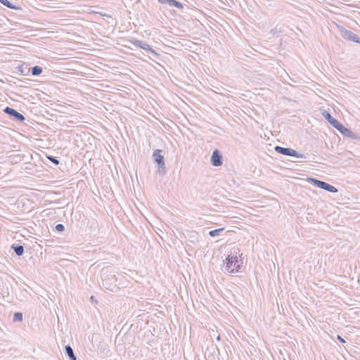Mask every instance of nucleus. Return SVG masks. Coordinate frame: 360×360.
<instances>
[{
  "mask_svg": "<svg viewBox=\"0 0 360 360\" xmlns=\"http://www.w3.org/2000/svg\"><path fill=\"white\" fill-rule=\"evenodd\" d=\"M323 116L334 128H335L343 136L352 139L356 138V134L355 133H354L351 129L346 128L338 120L334 118L328 111L325 110L323 112Z\"/></svg>",
  "mask_w": 360,
  "mask_h": 360,
  "instance_id": "1",
  "label": "nucleus"
},
{
  "mask_svg": "<svg viewBox=\"0 0 360 360\" xmlns=\"http://www.w3.org/2000/svg\"><path fill=\"white\" fill-rule=\"evenodd\" d=\"M163 151L160 149H156L153 151V159L158 165L157 172L160 176H164L166 173V167L164 155H162Z\"/></svg>",
  "mask_w": 360,
  "mask_h": 360,
  "instance_id": "2",
  "label": "nucleus"
},
{
  "mask_svg": "<svg viewBox=\"0 0 360 360\" xmlns=\"http://www.w3.org/2000/svg\"><path fill=\"white\" fill-rule=\"evenodd\" d=\"M224 271L229 274L238 273L240 269V266L238 264L237 256L227 255L225 259Z\"/></svg>",
  "mask_w": 360,
  "mask_h": 360,
  "instance_id": "3",
  "label": "nucleus"
},
{
  "mask_svg": "<svg viewBox=\"0 0 360 360\" xmlns=\"http://www.w3.org/2000/svg\"><path fill=\"white\" fill-rule=\"evenodd\" d=\"M274 150L279 154H282L286 156L295 157L297 158H307V155H308V154L299 153L297 151L293 150L292 148H284L279 146H275Z\"/></svg>",
  "mask_w": 360,
  "mask_h": 360,
  "instance_id": "4",
  "label": "nucleus"
},
{
  "mask_svg": "<svg viewBox=\"0 0 360 360\" xmlns=\"http://www.w3.org/2000/svg\"><path fill=\"white\" fill-rule=\"evenodd\" d=\"M309 181L312 182V184L314 186L323 189L330 193H337L338 191L335 186L328 184L327 182L312 178H310Z\"/></svg>",
  "mask_w": 360,
  "mask_h": 360,
  "instance_id": "5",
  "label": "nucleus"
},
{
  "mask_svg": "<svg viewBox=\"0 0 360 360\" xmlns=\"http://www.w3.org/2000/svg\"><path fill=\"white\" fill-rule=\"evenodd\" d=\"M339 31L340 36L342 38L348 41L360 44V38L353 32L348 30L342 26L339 27Z\"/></svg>",
  "mask_w": 360,
  "mask_h": 360,
  "instance_id": "6",
  "label": "nucleus"
},
{
  "mask_svg": "<svg viewBox=\"0 0 360 360\" xmlns=\"http://www.w3.org/2000/svg\"><path fill=\"white\" fill-rule=\"evenodd\" d=\"M107 272H108L107 269L106 270L102 269V274H101L102 284L107 289L111 290L110 285L116 282L117 278H116L115 274L105 275V274Z\"/></svg>",
  "mask_w": 360,
  "mask_h": 360,
  "instance_id": "7",
  "label": "nucleus"
},
{
  "mask_svg": "<svg viewBox=\"0 0 360 360\" xmlns=\"http://www.w3.org/2000/svg\"><path fill=\"white\" fill-rule=\"evenodd\" d=\"M3 112L15 121L22 122L25 120V117L22 114L12 108L7 106L3 110Z\"/></svg>",
  "mask_w": 360,
  "mask_h": 360,
  "instance_id": "8",
  "label": "nucleus"
},
{
  "mask_svg": "<svg viewBox=\"0 0 360 360\" xmlns=\"http://www.w3.org/2000/svg\"><path fill=\"white\" fill-rule=\"evenodd\" d=\"M131 42L136 47H139L145 51H147L151 53L155 56H158V53L152 49L151 46L148 44L138 39H134L131 41Z\"/></svg>",
  "mask_w": 360,
  "mask_h": 360,
  "instance_id": "9",
  "label": "nucleus"
},
{
  "mask_svg": "<svg viewBox=\"0 0 360 360\" xmlns=\"http://www.w3.org/2000/svg\"><path fill=\"white\" fill-rule=\"evenodd\" d=\"M211 163L214 167H219L223 164V157L218 149L214 150L211 156Z\"/></svg>",
  "mask_w": 360,
  "mask_h": 360,
  "instance_id": "10",
  "label": "nucleus"
},
{
  "mask_svg": "<svg viewBox=\"0 0 360 360\" xmlns=\"http://www.w3.org/2000/svg\"><path fill=\"white\" fill-rule=\"evenodd\" d=\"M11 248L13 250V251L15 252V253L18 255V256H22L24 253V247L21 245H19V244H17V245H15L13 244L12 246H11Z\"/></svg>",
  "mask_w": 360,
  "mask_h": 360,
  "instance_id": "11",
  "label": "nucleus"
},
{
  "mask_svg": "<svg viewBox=\"0 0 360 360\" xmlns=\"http://www.w3.org/2000/svg\"><path fill=\"white\" fill-rule=\"evenodd\" d=\"M65 354L71 360H76L77 357L74 354L73 349L70 345H68L65 347Z\"/></svg>",
  "mask_w": 360,
  "mask_h": 360,
  "instance_id": "12",
  "label": "nucleus"
},
{
  "mask_svg": "<svg viewBox=\"0 0 360 360\" xmlns=\"http://www.w3.org/2000/svg\"><path fill=\"white\" fill-rule=\"evenodd\" d=\"M30 70H31L32 75L34 76H38V75H41L43 72L42 68L40 66H38V65L32 67L30 68Z\"/></svg>",
  "mask_w": 360,
  "mask_h": 360,
  "instance_id": "13",
  "label": "nucleus"
},
{
  "mask_svg": "<svg viewBox=\"0 0 360 360\" xmlns=\"http://www.w3.org/2000/svg\"><path fill=\"white\" fill-rule=\"evenodd\" d=\"M23 319L22 312H15L13 317V322H21Z\"/></svg>",
  "mask_w": 360,
  "mask_h": 360,
  "instance_id": "14",
  "label": "nucleus"
},
{
  "mask_svg": "<svg viewBox=\"0 0 360 360\" xmlns=\"http://www.w3.org/2000/svg\"><path fill=\"white\" fill-rule=\"evenodd\" d=\"M224 230V228H219L217 229L212 230L209 232V235L211 237H215L217 236H219L221 232H222Z\"/></svg>",
  "mask_w": 360,
  "mask_h": 360,
  "instance_id": "15",
  "label": "nucleus"
},
{
  "mask_svg": "<svg viewBox=\"0 0 360 360\" xmlns=\"http://www.w3.org/2000/svg\"><path fill=\"white\" fill-rule=\"evenodd\" d=\"M0 3L8 8H15V6H13L8 0H0Z\"/></svg>",
  "mask_w": 360,
  "mask_h": 360,
  "instance_id": "16",
  "label": "nucleus"
},
{
  "mask_svg": "<svg viewBox=\"0 0 360 360\" xmlns=\"http://www.w3.org/2000/svg\"><path fill=\"white\" fill-rule=\"evenodd\" d=\"M170 2H171L170 5H169L170 6H174L177 8H183L182 4L176 0H172Z\"/></svg>",
  "mask_w": 360,
  "mask_h": 360,
  "instance_id": "17",
  "label": "nucleus"
},
{
  "mask_svg": "<svg viewBox=\"0 0 360 360\" xmlns=\"http://www.w3.org/2000/svg\"><path fill=\"white\" fill-rule=\"evenodd\" d=\"M46 158L49 160H50L52 163H53L55 165H58L60 164V162L56 157L52 155H47Z\"/></svg>",
  "mask_w": 360,
  "mask_h": 360,
  "instance_id": "18",
  "label": "nucleus"
},
{
  "mask_svg": "<svg viewBox=\"0 0 360 360\" xmlns=\"http://www.w3.org/2000/svg\"><path fill=\"white\" fill-rule=\"evenodd\" d=\"M55 229L58 232H63L65 230V226L63 224H58L55 226Z\"/></svg>",
  "mask_w": 360,
  "mask_h": 360,
  "instance_id": "19",
  "label": "nucleus"
},
{
  "mask_svg": "<svg viewBox=\"0 0 360 360\" xmlns=\"http://www.w3.org/2000/svg\"><path fill=\"white\" fill-rule=\"evenodd\" d=\"M158 1L161 4H167L170 5V3H171L170 1L172 0H158Z\"/></svg>",
  "mask_w": 360,
  "mask_h": 360,
  "instance_id": "20",
  "label": "nucleus"
},
{
  "mask_svg": "<svg viewBox=\"0 0 360 360\" xmlns=\"http://www.w3.org/2000/svg\"><path fill=\"white\" fill-rule=\"evenodd\" d=\"M338 339L341 342H345V340L340 337V335H338Z\"/></svg>",
  "mask_w": 360,
  "mask_h": 360,
  "instance_id": "21",
  "label": "nucleus"
},
{
  "mask_svg": "<svg viewBox=\"0 0 360 360\" xmlns=\"http://www.w3.org/2000/svg\"><path fill=\"white\" fill-rule=\"evenodd\" d=\"M100 14L103 16H106V17H111L110 15H108V14H105V13H100Z\"/></svg>",
  "mask_w": 360,
  "mask_h": 360,
  "instance_id": "22",
  "label": "nucleus"
},
{
  "mask_svg": "<svg viewBox=\"0 0 360 360\" xmlns=\"http://www.w3.org/2000/svg\"><path fill=\"white\" fill-rule=\"evenodd\" d=\"M20 71L21 72V73H22V75H25V74L24 73L23 70H22V67H20Z\"/></svg>",
  "mask_w": 360,
  "mask_h": 360,
  "instance_id": "23",
  "label": "nucleus"
},
{
  "mask_svg": "<svg viewBox=\"0 0 360 360\" xmlns=\"http://www.w3.org/2000/svg\"><path fill=\"white\" fill-rule=\"evenodd\" d=\"M217 339V340H220V339H221L220 335H218Z\"/></svg>",
  "mask_w": 360,
  "mask_h": 360,
  "instance_id": "24",
  "label": "nucleus"
},
{
  "mask_svg": "<svg viewBox=\"0 0 360 360\" xmlns=\"http://www.w3.org/2000/svg\"><path fill=\"white\" fill-rule=\"evenodd\" d=\"M3 127H4V126H3V125H1V124H0V130H1V128H3Z\"/></svg>",
  "mask_w": 360,
  "mask_h": 360,
  "instance_id": "25",
  "label": "nucleus"
},
{
  "mask_svg": "<svg viewBox=\"0 0 360 360\" xmlns=\"http://www.w3.org/2000/svg\"><path fill=\"white\" fill-rule=\"evenodd\" d=\"M91 300H94V296L91 297Z\"/></svg>",
  "mask_w": 360,
  "mask_h": 360,
  "instance_id": "26",
  "label": "nucleus"
}]
</instances>
